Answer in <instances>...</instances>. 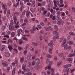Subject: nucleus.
Returning <instances> with one entry per match:
<instances>
[{
  "mask_svg": "<svg viewBox=\"0 0 75 75\" xmlns=\"http://www.w3.org/2000/svg\"><path fill=\"white\" fill-rule=\"evenodd\" d=\"M57 0V1L55 0L53 1L55 7H57V5L59 7H63L64 6V4H63V1L62 0Z\"/></svg>",
  "mask_w": 75,
  "mask_h": 75,
  "instance_id": "1",
  "label": "nucleus"
},
{
  "mask_svg": "<svg viewBox=\"0 0 75 75\" xmlns=\"http://www.w3.org/2000/svg\"><path fill=\"white\" fill-rule=\"evenodd\" d=\"M2 7L3 9H5L4 11V14H6V11H7V6L6 4H3Z\"/></svg>",
  "mask_w": 75,
  "mask_h": 75,
  "instance_id": "2",
  "label": "nucleus"
},
{
  "mask_svg": "<svg viewBox=\"0 0 75 75\" xmlns=\"http://www.w3.org/2000/svg\"><path fill=\"white\" fill-rule=\"evenodd\" d=\"M56 40V39H55V38H54V39H53V40L51 42L52 43H49L48 44L49 46V47H50L51 48H52V44L53 45H54V44L55 43Z\"/></svg>",
  "mask_w": 75,
  "mask_h": 75,
  "instance_id": "3",
  "label": "nucleus"
},
{
  "mask_svg": "<svg viewBox=\"0 0 75 75\" xmlns=\"http://www.w3.org/2000/svg\"><path fill=\"white\" fill-rule=\"evenodd\" d=\"M35 62H36V64H41V61L38 59H36L35 60Z\"/></svg>",
  "mask_w": 75,
  "mask_h": 75,
  "instance_id": "4",
  "label": "nucleus"
},
{
  "mask_svg": "<svg viewBox=\"0 0 75 75\" xmlns=\"http://www.w3.org/2000/svg\"><path fill=\"white\" fill-rule=\"evenodd\" d=\"M9 30H13L14 28V25H13V24L10 23L9 27Z\"/></svg>",
  "mask_w": 75,
  "mask_h": 75,
  "instance_id": "5",
  "label": "nucleus"
},
{
  "mask_svg": "<svg viewBox=\"0 0 75 75\" xmlns=\"http://www.w3.org/2000/svg\"><path fill=\"white\" fill-rule=\"evenodd\" d=\"M45 29L47 31H49L50 30V31H52L53 30L52 28H51L50 26L47 27H45Z\"/></svg>",
  "mask_w": 75,
  "mask_h": 75,
  "instance_id": "6",
  "label": "nucleus"
},
{
  "mask_svg": "<svg viewBox=\"0 0 75 75\" xmlns=\"http://www.w3.org/2000/svg\"><path fill=\"white\" fill-rule=\"evenodd\" d=\"M26 67V64H24L22 65V69L24 71V72H26L27 71V69L25 68Z\"/></svg>",
  "mask_w": 75,
  "mask_h": 75,
  "instance_id": "7",
  "label": "nucleus"
},
{
  "mask_svg": "<svg viewBox=\"0 0 75 75\" xmlns=\"http://www.w3.org/2000/svg\"><path fill=\"white\" fill-rule=\"evenodd\" d=\"M72 60H73V59L72 58H68L67 59V60L69 61V64H72Z\"/></svg>",
  "mask_w": 75,
  "mask_h": 75,
  "instance_id": "8",
  "label": "nucleus"
},
{
  "mask_svg": "<svg viewBox=\"0 0 75 75\" xmlns=\"http://www.w3.org/2000/svg\"><path fill=\"white\" fill-rule=\"evenodd\" d=\"M31 57H32V56L31 54H29L28 55L27 57V59L28 60V61H30V60H31Z\"/></svg>",
  "mask_w": 75,
  "mask_h": 75,
  "instance_id": "9",
  "label": "nucleus"
},
{
  "mask_svg": "<svg viewBox=\"0 0 75 75\" xmlns=\"http://www.w3.org/2000/svg\"><path fill=\"white\" fill-rule=\"evenodd\" d=\"M71 67V64H69L65 65L64 66V68H68V67Z\"/></svg>",
  "mask_w": 75,
  "mask_h": 75,
  "instance_id": "10",
  "label": "nucleus"
},
{
  "mask_svg": "<svg viewBox=\"0 0 75 75\" xmlns=\"http://www.w3.org/2000/svg\"><path fill=\"white\" fill-rule=\"evenodd\" d=\"M22 32V29H18L17 31V33H19V34H21Z\"/></svg>",
  "mask_w": 75,
  "mask_h": 75,
  "instance_id": "11",
  "label": "nucleus"
},
{
  "mask_svg": "<svg viewBox=\"0 0 75 75\" xmlns=\"http://www.w3.org/2000/svg\"><path fill=\"white\" fill-rule=\"evenodd\" d=\"M61 23H62V21L60 20H58L57 21V24L58 25H60L61 24Z\"/></svg>",
  "mask_w": 75,
  "mask_h": 75,
  "instance_id": "12",
  "label": "nucleus"
},
{
  "mask_svg": "<svg viewBox=\"0 0 75 75\" xmlns=\"http://www.w3.org/2000/svg\"><path fill=\"white\" fill-rule=\"evenodd\" d=\"M5 55L6 57H8L10 56V53L8 52H5Z\"/></svg>",
  "mask_w": 75,
  "mask_h": 75,
  "instance_id": "13",
  "label": "nucleus"
},
{
  "mask_svg": "<svg viewBox=\"0 0 75 75\" xmlns=\"http://www.w3.org/2000/svg\"><path fill=\"white\" fill-rule=\"evenodd\" d=\"M35 2L34 1H33L32 2V4L31 6L32 7H35Z\"/></svg>",
  "mask_w": 75,
  "mask_h": 75,
  "instance_id": "14",
  "label": "nucleus"
},
{
  "mask_svg": "<svg viewBox=\"0 0 75 75\" xmlns=\"http://www.w3.org/2000/svg\"><path fill=\"white\" fill-rule=\"evenodd\" d=\"M46 57L48 58H52V56L50 55V54H48L46 55Z\"/></svg>",
  "mask_w": 75,
  "mask_h": 75,
  "instance_id": "15",
  "label": "nucleus"
},
{
  "mask_svg": "<svg viewBox=\"0 0 75 75\" xmlns=\"http://www.w3.org/2000/svg\"><path fill=\"white\" fill-rule=\"evenodd\" d=\"M51 65H49L46 67L45 68V70H47V69H48L49 70H51Z\"/></svg>",
  "mask_w": 75,
  "mask_h": 75,
  "instance_id": "16",
  "label": "nucleus"
},
{
  "mask_svg": "<svg viewBox=\"0 0 75 75\" xmlns=\"http://www.w3.org/2000/svg\"><path fill=\"white\" fill-rule=\"evenodd\" d=\"M40 69V66L36 65L35 66V69L36 70H39Z\"/></svg>",
  "mask_w": 75,
  "mask_h": 75,
  "instance_id": "17",
  "label": "nucleus"
},
{
  "mask_svg": "<svg viewBox=\"0 0 75 75\" xmlns=\"http://www.w3.org/2000/svg\"><path fill=\"white\" fill-rule=\"evenodd\" d=\"M2 65L4 67H7L8 64H7V63L4 62L2 63Z\"/></svg>",
  "mask_w": 75,
  "mask_h": 75,
  "instance_id": "18",
  "label": "nucleus"
},
{
  "mask_svg": "<svg viewBox=\"0 0 75 75\" xmlns=\"http://www.w3.org/2000/svg\"><path fill=\"white\" fill-rule=\"evenodd\" d=\"M63 55H64V53H60L59 54V57L60 58L63 57Z\"/></svg>",
  "mask_w": 75,
  "mask_h": 75,
  "instance_id": "19",
  "label": "nucleus"
},
{
  "mask_svg": "<svg viewBox=\"0 0 75 75\" xmlns=\"http://www.w3.org/2000/svg\"><path fill=\"white\" fill-rule=\"evenodd\" d=\"M53 50V47H51V48H50L49 49V52L50 54H52V50Z\"/></svg>",
  "mask_w": 75,
  "mask_h": 75,
  "instance_id": "20",
  "label": "nucleus"
},
{
  "mask_svg": "<svg viewBox=\"0 0 75 75\" xmlns=\"http://www.w3.org/2000/svg\"><path fill=\"white\" fill-rule=\"evenodd\" d=\"M17 20V17H16V16H15L13 17V20L14 21L15 24H16V22Z\"/></svg>",
  "mask_w": 75,
  "mask_h": 75,
  "instance_id": "21",
  "label": "nucleus"
},
{
  "mask_svg": "<svg viewBox=\"0 0 75 75\" xmlns=\"http://www.w3.org/2000/svg\"><path fill=\"white\" fill-rule=\"evenodd\" d=\"M18 5H19V2L17 1L16 4H13V7H17Z\"/></svg>",
  "mask_w": 75,
  "mask_h": 75,
  "instance_id": "22",
  "label": "nucleus"
},
{
  "mask_svg": "<svg viewBox=\"0 0 75 75\" xmlns=\"http://www.w3.org/2000/svg\"><path fill=\"white\" fill-rule=\"evenodd\" d=\"M42 73L43 75H48V74L47 73V71H42Z\"/></svg>",
  "mask_w": 75,
  "mask_h": 75,
  "instance_id": "23",
  "label": "nucleus"
},
{
  "mask_svg": "<svg viewBox=\"0 0 75 75\" xmlns=\"http://www.w3.org/2000/svg\"><path fill=\"white\" fill-rule=\"evenodd\" d=\"M62 61H59L57 63V65L58 67H59V65H62Z\"/></svg>",
  "mask_w": 75,
  "mask_h": 75,
  "instance_id": "24",
  "label": "nucleus"
},
{
  "mask_svg": "<svg viewBox=\"0 0 75 75\" xmlns=\"http://www.w3.org/2000/svg\"><path fill=\"white\" fill-rule=\"evenodd\" d=\"M16 34V33L14 32H12L11 33V37H14V35Z\"/></svg>",
  "mask_w": 75,
  "mask_h": 75,
  "instance_id": "25",
  "label": "nucleus"
},
{
  "mask_svg": "<svg viewBox=\"0 0 75 75\" xmlns=\"http://www.w3.org/2000/svg\"><path fill=\"white\" fill-rule=\"evenodd\" d=\"M28 67H31V66H32V63H31V62H28Z\"/></svg>",
  "mask_w": 75,
  "mask_h": 75,
  "instance_id": "26",
  "label": "nucleus"
},
{
  "mask_svg": "<svg viewBox=\"0 0 75 75\" xmlns=\"http://www.w3.org/2000/svg\"><path fill=\"white\" fill-rule=\"evenodd\" d=\"M67 43L69 45H72L73 44V42L71 41H69L67 42Z\"/></svg>",
  "mask_w": 75,
  "mask_h": 75,
  "instance_id": "27",
  "label": "nucleus"
},
{
  "mask_svg": "<svg viewBox=\"0 0 75 75\" xmlns=\"http://www.w3.org/2000/svg\"><path fill=\"white\" fill-rule=\"evenodd\" d=\"M10 10H9L7 11V17L9 16V15H10Z\"/></svg>",
  "mask_w": 75,
  "mask_h": 75,
  "instance_id": "28",
  "label": "nucleus"
},
{
  "mask_svg": "<svg viewBox=\"0 0 75 75\" xmlns=\"http://www.w3.org/2000/svg\"><path fill=\"white\" fill-rule=\"evenodd\" d=\"M53 34L54 35H58V32L57 31H54L53 32Z\"/></svg>",
  "mask_w": 75,
  "mask_h": 75,
  "instance_id": "29",
  "label": "nucleus"
},
{
  "mask_svg": "<svg viewBox=\"0 0 75 75\" xmlns=\"http://www.w3.org/2000/svg\"><path fill=\"white\" fill-rule=\"evenodd\" d=\"M26 15L28 18H30V15L29 14V13L27 11L26 12Z\"/></svg>",
  "mask_w": 75,
  "mask_h": 75,
  "instance_id": "30",
  "label": "nucleus"
},
{
  "mask_svg": "<svg viewBox=\"0 0 75 75\" xmlns=\"http://www.w3.org/2000/svg\"><path fill=\"white\" fill-rule=\"evenodd\" d=\"M58 27L57 25H55L54 26V28H55V29H56V31H58Z\"/></svg>",
  "mask_w": 75,
  "mask_h": 75,
  "instance_id": "31",
  "label": "nucleus"
},
{
  "mask_svg": "<svg viewBox=\"0 0 75 75\" xmlns=\"http://www.w3.org/2000/svg\"><path fill=\"white\" fill-rule=\"evenodd\" d=\"M49 61H50V60H49V59H46V64H49Z\"/></svg>",
  "mask_w": 75,
  "mask_h": 75,
  "instance_id": "32",
  "label": "nucleus"
},
{
  "mask_svg": "<svg viewBox=\"0 0 75 75\" xmlns=\"http://www.w3.org/2000/svg\"><path fill=\"white\" fill-rule=\"evenodd\" d=\"M7 4L8 5V6H11V1H8Z\"/></svg>",
  "mask_w": 75,
  "mask_h": 75,
  "instance_id": "33",
  "label": "nucleus"
},
{
  "mask_svg": "<svg viewBox=\"0 0 75 75\" xmlns=\"http://www.w3.org/2000/svg\"><path fill=\"white\" fill-rule=\"evenodd\" d=\"M67 47H68V45L66 44L64 46V50H65L67 49Z\"/></svg>",
  "mask_w": 75,
  "mask_h": 75,
  "instance_id": "34",
  "label": "nucleus"
},
{
  "mask_svg": "<svg viewBox=\"0 0 75 75\" xmlns=\"http://www.w3.org/2000/svg\"><path fill=\"white\" fill-rule=\"evenodd\" d=\"M57 20H59V19H60L61 18V16L59 15H57L56 16V18Z\"/></svg>",
  "mask_w": 75,
  "mask_h": 75,
  "instance_id": "35",
  "label": "nucleus"
},
{
  "mask_svg": "<svg viewBox=\"0 0 75 75\" xmlns=\"http://www.w3.org/2000/svg\"><path fill=\"white\" fill-rule=\"evenodd\" d=\"M71 49V46H67V48L66 50L67 51H69V50H70Z\"/></svg>",
  "mask_w": 75,
  "mask_h": 75,
  "instance_id": "36",
  "label": "nucleus"
},
{
  "mask_svg": "<svg viewBox=\"0 0 75 75\" xmlns=\"http://www.w3.org/2000/svg\"><path fill=\"white\" fill-rule=\"evenodd\" d=\"M5 48V45H3L2 46V47L1 48V50L2 51H3L4 50Z\"/></svg>",
  "mask_w": 75,
  "mask_h": 75,
  "instance_id": "37",
  "label": "nucleus"
},
{
  "mask_svg": "<svg viewBox=\"0 0 75 75\" xmlns=\"http://www.w3.org/2000/svg\"><path fill=\"white\" fill-rule=\"evenodd\" d=\"M24 57H22L21 58L20 60V62L21 63L23 62H24Z\"/></svg>",
  "mask_w": 75,
  "mask_h": 75,
  "instance_id": "38",
  "label": "nucleus"
},
{
  "mask_svg": "<svg viewBox=\"0 0 75 75\" xmlns=\"http://www.w3.org/2000/svg\"><path fill=\"white\" fill-rule=\"evenodd\" d=\"M14 62L16 63V65L18 67V60H16Z\"/></svg>",
  "mask_w": 75,
  "mask_h": 75,
  "instance_id": "39",
  "label": "nucleus"
},
{
  "mask_svg": "<svg viewBox=\"0 0 75 75\" xmlns=\"http://www.w3.org/2000/svg\"><path fill=\"white\" fill-rule=\"evenodd\" d=\"M24 23H26V24H28V19H27V18H25L24 21Z\"/></svg>",
  "mask_w": 75,
  "mask_h": 75,
  "instance_id": "40",
  "label": "nucleus"
},
{
  "mask_svg": "<svg viewBox=\"0 0 75 75\" xmlns=\"http://www.w3.org/2000/svg\"><path fill=\"white\" fill-rule=\"evenodd\" d=\"M69 57H74V54H70L68 55Z\"/></svg>",
  "mask_w": 75,
  "mask_h": 75,
  "instance_id": "41",
  "label": "nucleus"
},
{
  "mask_svg": "<svg viewBox=\"0 0 75 75\" xmlns=\"http://www.w3.org/2000/svg\"><path fill=\"white\" fill-rule=\"evenodd\" d=\"M8 48L9 49V50H12L13 47H12L10 45H9L8 46Z\"/></svg>",
  "mask_w": 75,
  "mask_h": 75,
  "instance_id": "42",
  "label": "nucleus"
},
{
  "mask_svg": "<svg viewBox=\"0 0 75 75\" xmlns=\"http://www.w3.org/2000/svg\"><path fill=\"white\" fill-rule=\"evenodd\" d=\"M22 39L23 40H25V41H28V39L27 38H25V37H23L22 38Z\"/></svg>",
  "mask_w": 75,
  "mask_h": 75,
  "instance_id": "43",
  "label": "nucleus"
},
{
  "mask_svg": "<svg viewBox=\"0 0 75 75\" xmlns=\"http://www.w3.org/2000/svg\"><path fill=\"white\" fill-rule=\"evenodd\" d=\"M69 33V34L71 35H75V33H74L72 32H70Z\"/></svg>",
  "mask_w": 75,
  "mask_h": 75,
  "instance_id": "44",
  "label": "nucleus"
},
{
  "mask_svg": "<svg viewBox=\"0 0 75 75\" xmlns=\"http://www.w3.org/2000/svg\"><path fill=\"white\" fill-rule=\"evenodd\" d=\"M29 46V45L28 44H27L25 47V50H27L28 48V47Z\"/></svg>",
  "mask_w": 75,
  "mask_h": 75,
  "instance_id": "45",
  "label": "nucleus"
},
{
  "mask_svg": "<svg viewBox=\"0 0 75 75\" xmlns=\"http://www.w3.org/2000/svg\"><path fill=\"white\" fill-rule=\"evenodd\" d=\"M53 6V4L52 3H50L49 5V7H52Z\"/></svg>",
  "mask_w": 75,
  "mask_h": 75,
  "instance_id": "46",
  "label": "nucleus"
},
{
  "mask_svg": "<svg viewBox=\"0 0 75 75\" xmlns=\"http://www.w3.org/2000/svg\"><path fill=\"white\" fill-rule=\"evenodd\" d=\"M39 38L40 39V40H42V35H40L39 36Z\"/></svg>",
  "mask_w": 75,
  "mask_h": 75,
  "instance_id": "47",
  "label": "nucleus"
},
{
  "mask_svg": "<svg viewBox=\"0 0 75 75\" xmlns=\"http://www.w3.org/2000/svg\"><path fill=\"white\" fill-rule=\"evenodd\" d=\"M38 6H40V7H41L42 6H43L42 4L40 3H38Z\"/></svg>",
  "mask_w": 75,
  "mask_h": 75,
  "instance_id": "48",
  "label": "nucleus"
},
{
  "mask_svg": "<svg viewBox=\"0 0 75 75\" xmlns=\"http://www.w3.org/2000/svg\"><path fill=\"white\" fill-rule=\"evenodd\" d=\"M8 42H9L10 43H12V42H13L12 40L11 39H9L8 40Z\"/></svg>",
  "mask_w": 75,
  "mask_h": 75,
  "instance_id": "49",
  "label": "nucleus"
},
{
  "mask_svg": "<svg viewBox=\"0 0 75 75\" xmlns=\"http://www.w3.org/2000/svg\"><path fill=\"white\" fill-rule=\"evenodd\" d=\"M40 11H44L45 10V8L44 7H42L40 8Z\"/></svg>",
  "mask_w": 75,
  "mask_h": 75,
  "instance_id": "50",
  "label": "nucleus"
},
{
  "mask_svg": "<svg viewBox=\"0 0 75 75\" xmlns=\"http://www.w3.org/2000/svg\"><path fill=\"white\" fill-rule=\"evenodd\" d=\"M64 36H63L62 38H61L60 40V42H62V41L63 40V39H64Z\"/></svg>",
  "mask_w": 75,
  "mask_h": 75,
  "instance_id": "51",
  "label": "nucleus"
},
{
  "mask_svg": "<svg viewBox=\"0 0 75 75\" xmlns=\"http://www.w3.org/2000/svg\"><path fill=\"white\" fill-rule=\"evenodd\" d=\"M59 35L58 34L57 35H56L55 36V38H57V39H59Z\"/></svg>",
  "mask_w": 75,
  "mask_h": 75,
  "instance_id": "52",
  "label": "nucleus"
},
{
  "mask_svg": "<svg viewBox=\"0 0 75 75\" xmlns=\"http://www.w3.org/2000/svg\"><path fill=\"white\" fill-rule=\"evenodd\" d=\"M40 24L41 25H42V26H44L45 25V24H44V23H43L42 22H41L40 23Z\"/></svg>",
  "mask_w": 75,
  "mask_h": 75,
  "instance_id": "53",
  "label": "nucleus"
},
{
  "mask_svg": "<svg viewBox=\"0 0 75 75\" xmlns=\"http://www.w3.org/2000/svg\"><path fill=\"white\" fill-rule=\"evenodd\" d=\"M4 37H6V38H9V36L8 35H5L4 36Z\"/></svg>",
  "mask_w": 75,
  "mask_h": 75,
  "instance_id": "54",
  "label": "nucleus"
},
{
  "mask_svg": "<svg viewBox=\"0 0 75 75\" xmlns=\"http://www.w3.org/2000/svg\"><path fill=\"white\" fill-rule=\"evenodd\" d=\"M36 56V54H34V55H33V57H32V59H35V57Z\"/></svg>",
  "mask_w": 75,
  "mask_h": 75,
  "instance_id": "55",
  "label": "nucleus"
},
{
  "mask_svg": "<svg viewBox=\"0 0 75 75\" xmlns=\"http://www.w3.org/2000/svg\"><path fill=\"white\" fill-rule=\"evenodd\" d=\"M5 28H6V26H5L4 25H3L2 26L1 29L2 30H4V29H5Z\"/></svg>",
  "mask_w": 75,
  "mask_h": 75,
  "instance_id": "56",
  "label": "nucleus"
},
{
  "mask_svg": "<svg viewBox=\"0 0 75 75\" xmlns=\"http://www.w3.org/2000/svg\"><path fill=\"white\" fill-rule=\"evenodd\" d=\"M32 44L33 45H34V46H37V44L35 42H33Z\"/></svg>",
  "mask_w": 75,
  "mask_h": 75,
  "instance_id": "57",
  "label": "nucleus"
},
{
  "mask_svg": "<svg viewBox=\"0 0 75 75\" xmlns=\"http://www.w3.org/2000/svg\"><path fill=\"white\" fill-rule=\"evenodd\" d=\"M47 13V11H45L43 12V15H45Z\"/></svg>",
  "mask_w": 75,
  "mask_h": 75,
  "instance_id": "58",
  "label": "nucleus"
},
{
  "mask_svg": "<svg viewBox=\"0 0 75 75\" xmlns=\"http://www.w3.org/2000/svg\"><path fill=\"white\" fill-rule=\"evenodd\" d=\"M33 30L34 31H35V30H36V28H35V27L33 26Z\"/></svg>",
  "mask_w": 75,
  "mask_h": 75,
  "instance_id": "59",
  "label": "nucleus"
},
{
  "mask_svg": "<svg viewBox=\"0 0 75 75\" xmlns=\"http://www.w3.org/2000/svg\"><path fill=\"white\" fill-rule=\"evenodd\" d=\"M38 52H39V50H38L37 49L35 50V54H38Z\"/></svg>",
  "mask_w": 75,
  "mask_h": 75,
  "instance_id": "60",
  "label": "nucleus"
},
{
  "mask_svg": "<svg viewBox=\"0 0 75 75\" xmlns=\"http://www.w3.org/2000/svg\"><path fill=\"white\" fill-rule=\"evenodd\" d=\"M19 43L20 45L22 44H23V41L20 40L19 42Z\"/></svg>",
  "mask_w": 75,
  "mask_h": 75,
  "instance_id": "61",
  "label": "nucleus"
},
{
  "mask_svg": "<svg viewBox=\"0 0 75 75\" xmlns=\"http://www.w3.org/2000/svg\"><path fill=\"white\" fill-rule=\"evenodd\" d=\"M52 61H50L49 62V64L48 65H52Z\"/></svg>",
  "mask_w": 75,
  "mask_h": 75,
  "instance_id": "62",
  "label": "nucleus"
},
{
  "mask_svg": "<svg viewBox=\"0 0 75 75\" xmlns=\"http://www.w3.org/2000/svg\"><path fill=\"white\" fill-rule=\"evenodd\" d=\"M27 50H25L24 52V55H26L27 54Z\"/></svg>",
  "mask_w": 75,
  "mask_h": 75,
  "instance_id": "63",
  "label": "nucleus"
},
{
  "mask_svg": "<svg viewBox=\"0 0 75 75\" xmlns=\"http://www.w3.org/2000/svg\"><path fill=\"white\" fill-rule=\"evenodd\" d=\"M25 10L23 11V12H22V13L23 16H24V14H25Z\"/></svg>",
  "mask_w": 75,
  "mask_h": 75,
  "instance_id": "64",
  "label": "nucleus"
}]
</instances>
